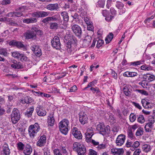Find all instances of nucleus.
Instances as JSON below:
<instances>
[{"label":"nucleus","mask_w":155,"mask_h":155,"mask_svg":"<svg viewBox=\"0 0 155 155\" xmlns=\"http://www.w3.org/2000/svg\"><path fill=\"white\" fill-rule=\"evenodd\" d=\"M143 130L142 127L139 128L137 130L135 135L137 136H139L142 135L143 134Z\"/></svg>","instance_id":"33"},{"label":"nucleus","mask_w":155,"mask_h":155,"mask_svg":"<svg viewBox=\"0 0 155 155\" xmlns=\"http://www.w3.org/2000/svg\"><path fill=\"white\" fill-rule=\"evenodd\" d=\"M87 132L86 134V140L87 142H91V137L93 135V131L90 129L87 130Z\"/></svg>","instance_id":"18"},{"label":"nucleus","mask_w":155,"mask_h":155,"mask_svg":"<svg viewBox=\"0 0 155 155\" xmlns=\"http://www.w3.org/2000/svg\"><path fill=\"white\" fill-rule=\"evenodd\" d=\"M69 121L66 119H64L59 123L58 125L60 131L63 134L66 135L68 132Z\"/></svg>","instance_id":"2"},{"label":"nucleus","mask_w":155,"mask_h":155,"mask_svg":"<svg viewBox=\"0 0 155 155\" xmlns=\"http://www.w3.org/2000/svg\"><path fill=\"white\" fill-rule=\"evenodd\" d=\"M54 155H62L58 149H55L54 150Z\"/></svg>","instance_id":"63"},{"label":"nucleus","mask_w":155,"mask_h":155,"mask_svg":"<svg viewBox=\"0 0 155 155\" xmlns=\"http://www.w3.org/2000/svg\"><path fill=\"white\" fill-rule=\"evenodd\" d=\"M71 26L73 32L76 36L81 38L82 33L81 27L76 24L71 25Z\"/></svg>","instance_id":"6"},{"label":"nucleus","mask_w":155,"mask_h":155,"mask_svg":"<svg viewBox=\"0 0 155 155\" xmlns=\"http://www.w3.org/2000/svg\"><path fill=\"white\" fill-rule=\"evenodd\" d=\"M105 1V0H99L97 3V6L100 8H104Z\"/></svg>","instance_id":"36"},{"label":"nucleus","mask_w":155,"mask_h":155,"mask_svg":"<svg viewBox=\"0 0 155 155\" xmlns=\"http://www.w3.org/2000/svg\"><path fill=\"white\" fill-rule=\"evenodd\" d=\"M146 79L149 81L151 82L155 80V76L150 73H147L146 75Z\"/></svg>","instance_id":"27"},{"label":"nucleus","mask_w":155,"mask_h":155,"mask_svg":"<svg viewBox=\"0 0 155 155\" xmlns=\"http://www.w3.org/2000/svg\"><path fill=\"white\" fill-rule=\"evenodd\" d=\"M52 46L56 49H60L61 48V44L59 37L55 36L51 41Z\"/></svg>","instance_id":"7"},{"label":"nucleus","mask_w":155,"mask_h":155,"mask_svg":"<svg viewBox=\"0 0 155 155\" xmlns=\"http://www.w3.org/2000/svg\"><path fill=\"white\" fill-rule=\"evenodd\" d=\"M46 8L50 11H57L59 9V7L58 4L56 3L48 5L46 6Z\"/></svg>","instance_id":"13"},{"label":"nucleus","mask_w":155,"mask_h":155,"mask_svg":"<svg viewBox=\"0 0 155 155\" xmlns=\"http://www.w3.org/2000/svg\"><path fill=\"white\" fill-rule=\"evenodd\" d=\"M26 9V7L24 6H21L16 9L17 11H20L21 12H23L25 11Z\"/></svg>","instance_id":"55"},{"label":"nucleus","mask_w":155,"mask_h":155,"mask_svg":"<svg viewBox=\"0 0 155 155\" xmlns=\"http://www.w3.org/2000/svg\"><path fill=\"white\" fill-rule=\"evenodd\" d=\"M137 75V73L135 72L127 71L123 74V76L126 77H134Z\"/></svg>","instance_id":"25"},{"label":"nucleus","mask_w":155,"mask_h":155,"mask_svg":"<svg viewBox=\"0 0 155 155\" xmlns=\"http://www.w3.org/2000/svg\"><path fill=\"white\" fill-rule=\"evenodd\" d=\"M21 54L18 51H14L12 52V56L14 58H20Z\"/></svg>","instance_id":"32"},{"label":"nucleus","mask_w":155,"mask_h":155,"mask_svg":"<svg viewBox=\"0 0 155 155\" xmlns=\"http://www.w3.org/2000/svg\"><path fill=\"white\" fill-rule=\"evenodd\" d=\"M33 101V99L29 96H26L24 99V103L27 104L31 103Z\"/></svg>","instance_id":"37"},{"label":"nucleus","mask_w":155,"mask_h":155,"mask_svg":"<svg viewBox=\"0 0 155 155\" xmlns=\"http://www.w3.org/2000/svg\"><path fill=\"white\" fill-rule=\"evenodd\" d=\"M90 90L92 91L93 93H94L95 92L97 93L100 92V91L99 90V89L97 87H91L90 88Z\"/></svg>","instance_id":"54"},{"label":"nucleus","mask_w":155,"mask_h":155,"mask_svg":"<svg viewBox=\"0 0 155 155\" xmlns=\"http://www.w3.org/2000/svg\"><path fill=\"white\" fill-rule=\"evenodd\" d=\"M46 137L45 135L41 136L37 142V145L40 147L44 146L46 143Z\"/></svg>","instance_id":"14"},{"label":"nucleus","mask_w":155,"mask_h":155,"mask_svg":"<svg viewBox=\"0 0 155 155\" xmlns=\"http://www.w3.org/2000/svg\"><path fill=\"white\" fill-rule=\"evenodd\" d=\"M36 34L33 30H31L27 31L24 34V36L26 39H34L36 38Z\"/></svg>","instance_id":"8"},{"label":"nucleus","mask_w":155,"mask_h":155,"mask_svg":"<svg viewBox=\"0 0 155 155\" xmlns=\"http://www.w3.org/2000/svg\"><path fill=\"white\" fill-rule=\"evenodd\" d=\"M31 30H33L35 33H37V34L38 35H41L43 34V33L42 31L39 29L38 28L35 27H33L31 28Z\"/></svg>","instance_id":"35"},{"label":"nucleus","mask_w":155,"mask_h":155,"mask_svg":"<svg viewBox=\"0 0 155 155\" xmlns=\"http://www.w3.org/2000/svg\"><path fill=\"white\" fill-rule=\"evenodd\" d=\"M135 91L137 92H138L144 95H147L148 94L147 92L143 90H140V89H136Z\"/></svg>","instance_id":"46"},{"label":"nucleus","mask_w":155,"mask_h":155,"mask_svg":"<svg viewBox=\"0 0 155 155\" xmlns=\"http://www.w3.org/2000/svg\"><path fill=\"white\" fill-rule=\"evenodd\" d=\"M153 124L151 123L148 122L145 125V128L146 131L150 132V130L149 129H152L153 127Z\"/></svg>","instance_id":"30"},{"label":"nucleus","mask_w":155,"mask_h":155,"mask_svg":"<svg viewBox=\"0 0 155 155\" xmlns=\"http://www.w3.org/2000/svg\"><path fill=\"white\" fill-rule=\"evenodd\" d=\"M137 121L140 123H143L145 121L143 115H140L137 119Z\"/></svg>","instance_id":"42"},{"label":"nucleus","mask_w":155,"mask_h":155,"mask_svg":"<svg viewBox=\"0 0 155 155\" xmlns=\"http://www.w3.org/2000/svg\"><path fill=\"white\" fill-rule=\"evenodd\" d=\"M20 58V60L22 62L27 61L28 59V58L24 54H21Z\"/></svg>","instance_id":"52"},{"label":"nucleus","mask_w":155,"mask_h":155,"mask_svg":"<svg viewBox=\"0 0 155 155\" xmlns=\"http://www.w3.org/2000/svg\"><path fill=\"white\" fill-rule=\"evenodd\" d=\"M152 147L148 144H144L142 145V150L144 152L147 153L151 150Z\"/></svg>","instance_id":"23"},{"label":"nucleus","mask_w":155,"mask_h":155,"mask_svg":"<svg viewBox=\"0 0 155 155\" xmlns=\"http://www.w3.org/2000/svg\"><path fill=\"white\" fill-rule=\"evenodd\" d=\"M87 29L89 31H92L94 29V27L92 25V22L89 23V24L87 25Z\"/></svg>","instance_id":"57"},{"label":"nucleus","mask_w":155,"mask_h":155,"mask_svg":"<svg viewBox=\"0 0 155 155\" xmlns=\"http://www.w3.org/2000/svg\"><path fill=\"white\" fill-rule=\"evenodd\" d=\"M141 152V150L140 149H137L136 150L134 153V155H139Z\"/></svg>","instance_id":"64"},{"label":"nucleus","mask_w":155,"mask_h":155,"mask_svg":"<svg viewBox=\"0 0 155 155\" xmlns=\"http://www.w3.org/2000/svg\"><path fill=\"white\" fill-rule=\"evenodd\" d=\"M104 42L103 40L99 39L97 41V44L96 45L97 47V48H99L102 45V44L104 43Z\"/></svg>","instance_id":"53"},{"label":"nucleus","mask_w":155,"mask_h":155,"mask_svg":"<svg viewBox=\"0 0 155 155\" xmlns=\"http://www.w3.org/2000/svg\"><path fill=\"white\" fill-rule=\"evenodd\" d=\"M72 134L75 138L78 139H81L82 138V135L81 132L78 130V128L74 127L72 129Z\"/></svg>","instance_id":"12"},{"label":"nucleus","mask_w":155,"mask_h":155,"mask_svg":"<svg viewBox=\"0 0 155 155\" xmlns=\"http://www.w3.org/2000/svg\"><path fill=\"white\" fill-rule=\"evenodd\" d=\"M32 148L31 146L29 144H27L25 148L23 151L24 154L25 155H29L32 151Z\"/></svg>","instance_id":"21"},{"label":"nucleus","mask_w":155,"mask_h":155,"mask_svg":"<svg viewBox=\"0 0 155 155\" xmlns=\"http://www.w3.org/2000/svg\"><path fill=\"white\" fill-rule=\"evenodd\" d=\"M2 155H9L10 150L8 147V145L6 143H4L2 147Z\"/></svg>","instance_id":"16"},{"label":"nucleus","mask_w":155,"mask_h":155,"mask_svg":"<svg viewBox=\"0 0 155 155\" xmlns=\"http://www.w3.org/2000/svg\"><path fill=\"white\" fill-rule=\"evenodd\" d=\"M116 6L118 9H122L124 7V5L121 2H117Z\"/></svg>","instance_id":"48"},{"label":"nucleus","mask_w":155,"mask_h":155,"mask_svg":"<svg viewBox=\"0 0 155 155\" xmlns=\"http://www.w3.org/2000/svg\"><path fill=\"white\" fill-rule=\"evenodd\" d=\"M128 137L130 139H134L135 137L133 135L132 131L131 130H129L127 132Z\"/></svg>","instance_id":"44"},{"label":"nucleus","mask_w":155,"mask_h":155,"mask_svg":"<svg viewBox=\"0 0 155 155\" xmlns=\"http://www.w3.org/2000/svg\"><path fill=\"white\" fill-rule=\"evenodd\" d=\"M61 14L63 18L64 21L68 22L69 19L68 13L66 12H63L61 13Z\"/></svg>","instance_id":"29"},{"label":"nucleus","mask_w":155,"mask_h":155,"mask_svg":"<svg viewBox=\"0 0 155 155\" xmlns=\"http://www.w3.org/2000/svg\"><path fill=\"white\" fill-rule=\"evenodd\" d=\"M144 62L143 60H141L140 61H137L134 62H131L130 63V65H133L134 66H137L141 64H143Z\"/></svg>","instance_id":"40"},{"label":"nucleus","mask_w":155,"mask_h":155,"mask_svg":"<svg viewBox=\"0 0 155 155\" xmlns=\"http://www.w3.org/2000/svg\"><path fill=\"white\" fill-rule=\"evenodd\" d=\"M8 54V50L6 48H3L0 49V54L3 55L5 57H7Z\"/></svg>","instance_id":"31"},{"label":"nucleus","mask_w":155,"mask_h":155,"mask_svg":"<svg viewBox=\"0 0 155 155\" xmlns=\"http://www.w3.org/2000/svg\"><path fill=\"white\" fill-rule=\"evenodd\" d=\"M123 91L126 95L129 96L130 95L131 92L127 87H125L124 88Z\"/></svg>","instance_id":"45"},{"label":"nucleus","mask_w":155,"mask_h":155,"mask_svg":"<svg viewBox=\"0 0 155 155\" xmlns=\"http://www.w3.org/2000/svg\"><path fill=\"white\" fill-rule=\"evenodd\" d=\"M15 46L18 48H22L25 47L24 45L21 42L18 41H16Z\"/></svg>","instance_id":"51"},{"label":"nucleus","mask_w":155,"mask_h":155,"mask_svg":"<svg viewBox=\"0 0 155 155\" xmlns=\"http://www.w3.org/2000/svg\"><path fill=\"white\" fill-rule=\"evenodd\" d=\"M140 144L139 142L137 141H136L134 142H133L131 147H132L136 149L139 146Z\"/></svg>","instance_id":"56"},{"label":"nucleus","mask_w":155,"mask_h":155,"mask_svg":"<svg viewBox=\"0 0 155 155\" xmlns=\"http://www.w3.org/2000/svg\"><path fill=\"white\" fill-rule=\"evenodd\" d=\"M17 147L18 150H22L25 147V145L21 142H19L17 144Z\"/></svg>","instance_id":"41"},{"label":"nucleus","mask_w":155,"mask_h":155,"mask_svg":"<svg viewBox=\"0 0 155 155\" xmlns=\"http://www.w3.org/2000/svg\"><path fill=\"white\" fill-rule=\"evenodd\" d=\"M87 115L84 112H81L79 114V121L81 124H84L87 122Z\"/></svg>","instance_id":"10"},{"label":"nucleus","mask_w":155,"mask_h":155,"mask_svg":"<svg viewBox=\"0 0 155 155\" xmlns=\"http://www.w3.org/2000/svg\"><path fill=\"white\" fill-rule=\"evenodd\" d=\"M77 89V87L76 85H74L70 89V92H74Z\"/></svg>","instance_id":"62"},{"label":"nucleus","mask_w":155,"mask_h":155,"mask_svg":"<svg viewBox=\"0 0 155 155\" xmlns=\"http://www.w3.org/2000/svg\"><path fill=\"white\" fill-rule=\"evenodd\" d=\"M40 129L39 124L35 123L34 124L29 126L28 128V132L29 136L31 138H34Z\"/></svg>","instance_id":"1"},{"label":"nucleus","mask_w":155,"mask_h":155,"mask_svg":"<svg viewBox=\"0 0 155 155\" xmlns=\"http://www.w3.org/2000/svg\"><path fill=\"white\" fill-rule=\"evenodd\" d=\"M34 111V107L32 106L30 107L27 109L26 112L24 113V115L26 117L28 118L32 116Z\"/></svg>","instance_id":"20"},{"label":"nucleus","mask_w":155,"mask_h":155,"mask_svg":"<svg viewBox=\"0 0 155 155\" xmlns=\"http://www.w3.org/2000/svg\"><path fill=\"white\" fill-rule=\"evenodd\" d=\"M55 19V21H59L61 19L60 15L59 14H55L53 16Z\"/></svg>","instance_id":"60"},{"label":"nucleus","mask_w":155,"mask_h":155,"mask_svg":"<svg viewBox=\"0 0 155 155\" xmlns=\"http://www.w3.org/2000/svg\"><path fill=\"white\" fill-rule=\"evenodd\" d=\"M11 121L13 124L17 123L19 120L20 117V113L19 110L14 108L11 115Z\"/></svg>","instance_id":"4"},{"label":"nucleus","mask_w":155,"mask_h":155,"mask_svg":"<svg viewBox=\"0 0 155 155\" xmlns=\"http://www.w3.org/2000/svg\"><path fill=\"white\" fill-rule=\"evenodd\" d=\"M153 104L150 103V102H148L146 103V104L145 105L144 108L146 109H149L153 108Z\"/></svg>","instance_id":"49"},{"label":"nucleus","mask_w":155,"mask_h":155,"mask_svg":"<svg viewBox=\"0 0 155 155\" xmlns=\"http://www.w3.org/2000/svg\"><path fill=\"white\" fill-rule=\"evenodd\" d=\"M73 150L76 151L78 155H84L86 152L85 147L78 142H75L73 145Z\"/></svg>","instance_id":"3"},{"label":"nucleus","mask_w":155,"mask_h":155,"mask_svg":"<svg viewBox=\"0 0 155 155\" xmlns=\"http://www.w3.org/2000/svg\"><path fill=\"white\" fill-rule=\"evenodd\" d=\"M58 25L57 23L53 22L50 24V28L52 29H57L58 28Z\"/></svg>","instance_id":"38"},{"label":"nucleus","mask_w":155,"mask_h":155,"mask_svg":"<svg viewBox=\"0 0 155 155\" xmlns=\"http://www.w3.org/2000/svg\"><path fill=\"white\" fill-rule=\"evenodd\" d=\"M43 150L44 155H51L49 150L48 147H45Z\"/></svg>","instance_id":"50"},{"label":"nucleus","mask_w":155,"mask_h":155,"mask_svg":"<svg viewBox=\"0 0 155 155\" xmlns=\"http://www.w3.org/2000/svg\"><path fill=\"white\" fill-rule=\"evenodd\" d=\"M126 136L124 134L119 135L117 137L116 140V143L117 145L120 146L123 144L125 140Z\"/></svg>","instance_id":"9"},{"label":"nucleus","mask_w":155,"mask_h":155,"mask_svg":"<svg viewBox=\"0 0 155 155\" xmlns=\"http://www.w3.org/2000/svg\"><path fill=\"white\" fill-rule=\"evenodd\" d=\"M114 37L113 34L112 33H110L107 36L105 39V41L106 44L109 43L112 40Z\"/></svg>","instance_id":"28"},{"label":"nucleus","mask_w":155,"mask_h":155,"mask_svg":"<svg viewBox=\"0 0 155 155\" xmlns=\"http://www.w3.org/2000/svg\"><path fill=\"white\" fill-rule=\"evenodd\" d=\"M36 111L37 114L39 116H45L47 112L45 110H43V107L40 105H38L36 108Z\"/></svg>","instance_id":"11"},{"label":"nucleus","mask_w":155,"mask_h":155,"mask_svg":"<svg viewBox=\"0 0 155 155\" xmlns=\"http://www.w3.org/2000/svg\"><path fill=\"white\" fill-rule=\"evenodd\" d=\"M23 15L22 12H21L20 11H18V12H15V17H19Z\"/></svg>","instance_id":"59"},{"label":"nucleus","mask_w":155,"mask_h":155,"mask_svg":"<svg viewBox=\"0 0 155 155\" xmlns=\"http://www.w3.org/2000/svg\"><path fill=\"white\" fill-rule=\"evenodd\" d=\"M109 128L110 127L109 126H107L105 127L104 124L102 123L99 124L97 126V130L99 131L101 134L103 135L109 133Z\"/></svg>","instance_id":"5"},{"label":"nucleus","mask_w":155,"mask_h":155,"mask_svg":"<svg viewBox=\"0 0 155 155\" xmlns=\"http://www.w3.org/2000/svg\"><path fill=\"white\" fill-rule=\"evenodd\" d=\"M37 21V18L33 17H31L29 18L24 19L23 20V22L27 24L33 23L36 22Z\"/></svg>","instance_id":"24"},{"label":"nucleus","mask_w":155,"mask_h":155,"mask_svg":"<svg viewBox=\"0 0 155 155\" xmlns=\"http://www.w3.org/2000/svg\"><path fill=\"white\" fill-rule=\"evenodd\" d=\"M91 40V38L90 36L87 35L85 38L83 40L82 45L84 47H86L89 46Z\"/></svg>","instance_id":"22"},{"label":"nucleus","mask_w":155,"mask_h":155,"mask_svg":"<svg viewBox=\"0 0 155 155\" xmlns=\"http://www.w3.org/2000/svg\"><path fill=\"white\" fill-rule=\"evenodd\" d=\"M49 12L45 11H39V17L42 18L46 17L48 15Z\"/></svg>","instance_id":"39"},{"label":"nucleus","mask_w":155,"mask_h":155,"mask_svg":"<svg viewBox=\"0 0 155 155\" xmlns=\"http://www.w3.org/2000/svg\"><path fill=\"white\" fill-rule=\"evenodd\" d=\"M137 118L136 115L134 113H131L129 116L130 121L131 122H133L135 121Z\"/></svg>","instance_id":"43"},{"label":"nucleus","mask_w":155,"mask_h":155,"mask_svg":"<svg viewBox=\"0 0 155 155\" xmlns=\"http://www.w3.org/2000/svg\"><path fill=\"white\" fill-rule=\"evenodd\" d=\"M10 0H3L2 2V5H6L10 4Z\"/></svg>","instance_id":"61"},{"label":"nucleus","mask_w":155,"mask_h":155,"mask_svg":"<svg viewBox=\"0 0 155 155\" xmlns=\"http://www.w3.org/2000/svg\"><path fill=\"white\" fill-rule=\"evenodd\" d=\"M34 53L37 56H40L41 54V49L38 46L35 45L31 48Z\"/></svg>","instance_id":"19"},{"label":"nucleus","mask_w":155,"mask_h":155,"mask_svg":"<svg viewBox=\"0 0 155 155\" xmlns=\"http://www.w3.org/2000/svg\"><path fill=\"white\" fill-rule=\"evenodd\" d=\"M12 62L13 64H11V67L15 69H19L23 68V65L21 64L20 62H17L15 60H12Z\"/></svg>","instance_id":"15"},{"label":"nucleus","mask_w":155,"mask_h":155,"mask_svg":"<svg viewBox=\"0 0 155 155\" xmlns=\"http://www.w3.org/2000/svg\"><path fill=\"white\" fill-rule=\"evenodd\" d=\"M141 69L144 71H150L152 70V68L150 66L146 64L143 65L141 66Z\"/></svg>","instance_id":"34"},{"label":"nucleus","mask_w":155,"mask_h":155,"mask_svg":"<svg viewBox=\"0 0 155 155\" xmlns=\"http://www.w3.org/2000/svg\"><path fill=\"white\" fill-rule=\"evenodd\" d=\"M71 16L74 19L76 20L75 21H76L77 22H78V21H79V20L78 19L79 16L77 13H71Z\"/></svg>","instance_id":"47"},{"label":"nucleus","mask_w":155,"mask_h":155,"mask_svg":"<svg viewBox=\"0 0 155 155\" xmlns=\"http://www.w3.org/2000/svg\"><path fill=\"white\" fill-rule=\"evenodd\" d=\"M84 21L87 24V25L89 24V23L91 22L90 21L89 18L87 15L84 17Z\"/></svg>","instance_id":"58"},{"label":"nucleus","mask_w":155,"mask_h":155,"mask_svg":"<svg viewBox=\"0 0 155 155\" xmlns=\"http://www.w3.org/2000/svg\"><path fill=\"white\" fill-rule=\"evenodd\" d=\"M55 120L53 114H50L48 118V124L52 126L54 124Z\"/></svg>","instance_id":"26"},{"label":"nucleus","mask_w":155,"mask_h":155,"mask_svg":"<svg viewBox=\"0 0 155 155\" xmlns=\"http://www.w3.org/2000/svg\"><path fill=\"white\" fill-rule=\"evenodd\" d=\"M124 152L123 148H114L111 149V152L114 155H122Z\"/></svg>","instance_id":"17"}]
</instances>
